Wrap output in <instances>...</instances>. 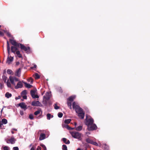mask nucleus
I'll list each match as a JSON object with an SVG mask.
<instances>
[{"mask_svg": "<svg viewBox=\"0 0 150 150\" xmlns=\"http://www.w3.org/2000/svg\"><path fill=\"white\" fill-rule=\"evenodd\" d=\"M73 108L74 109H75L76 112L78 114L81 113L83 111V110L79 106L76 105L75 102L73 103Z\"/></svg>", "mask_w": 150, "mask_h": 150, "instance_id": "f257e3e1", "label": "nucleus"}, {"mask_svg": "<svg viewBox=\"0 0 150 150\" xmlns=\"http://www.w3.org/2000/svg\"><path fill=\"white\" fill-rule=\"evenodd\" d=\"M72 137L74 138L78 139L79 140H81V134L76 132H70Z\"/></svg>", "mask_w": 150, "mask_h": 150, "instance_id": "f03ea898", "label": "nucleus"}, {"mask_svg": "<svg viewBox=\"0 0 150 150\" xmlns=\"http://www.w3.org/2000/svg\"><path fill=\"white\" fill-rule=\"evenodd\" d=\"M19 47H20L21 50H23L24 51H25L27 53H30L31 52V51L30 50V48L29 47H27L23 45L21 43H19Z\"/></svg>", "mask_w": 150, "mask_h": 150, "instance_id": "7ed1b4c3", "label": "nucleus"}, {"mask_svg": "<svg viewBox=\"0 0 150 150\" xmlns=\"http://www.w3.org/2000/svg\"><path fill=\"white\" fill-rule=\"evenodd\" d=\"M94 122L93 119L92 118L87 119V117L86 116V118L85 119V124L87 125V127L89 125L93 124Z\"/></svg>", "mask_w": 150, "mask_h": 150, "instance_id": "20e7f679", "label": "nucleus"}, {"mask_svg": "<svg viewBox=\"0 0 150 150\" xmlns=\"http://www.w3.org/2000/svg\"><path fill=\"white\" fill-rule=\"evenodd\" d=\"M97 127L95 124H93L87 127L88 131H93L96 130L97 129Z\"/></svg>", "mask_w": 150, "mask_h": 150, "instance_id": "39448f33", "label": "nucleus"}, {"mask_svg": "<svg viewBox=\"0 0 150 150\" xmlns=\"http://www.w3.org/2000/svg\"><path fill=\"white\" fill-rule=\"evenodd\" d=\"M16 141V139L13 137H11L10 139L6 140L7 143L8 144L10 143L12 144H14L15 143Z\"/></svg>", "mask_w": 150, "mask_h": 150, "instance_id": "423d86ee", "label": "nucleus"}, {"mask_svg": "<svg viewBox=\"0 0 150 150\" xmlns=\"http://www.w3.org/2000/svg\"><path fill=\"white\" fill-rule=\"evenodd\" d=\"M36 91L35 90H31L30 91L31 95L33 98H39L38 96L37 95H35Z\"/></svg>", "mask_w": 150, "mask_h": 150, "instance_id": "0eeeda50", "label": "nucleus"}, {"mask_svg": "<svg viewBox=\"0 0 150 150\" xmlns=\"http://www.w3.org/2000/svg\"><path fill=\"white\" fill-rule=\"evenodd\" d=\"M9 41L13 45L16 47H19V43H17L15 40L10 39H9Z\"/></svg>", "mask_w": 150, "mask_h": 150, "instance_id": "6e6552de", "label": "nucleus"}, {"mask_svg": "<svg viewBox=\"0 0 150 150\" xmlns=\"http://www.w3.org/2000/svg\"><path fill=\"white\" fill-rule=\"evenodd\" d=\"M31 105L33 106H41L42 105L38 101H33Z\"/></svg>", "mask_w": 150, "mask_h": 150, "instance_id": "1a4fd4ad", "label": "nucleus"}, {"mask_svg": "<svg viewBox=\"0 0 150 150\" xmlns=\"http://www.w3.org/2000/svg\"><path fill=\"white\" fill-rule=\"evenodd\" d=\"M18 105L21 108L24 110H25L27 109V106L26 105L25 103L22 102L18 104Z\"/></svg>", "mask_w": 150, "mask_h": 150, "instance_id": "9d476101", "label": "nucleus"}, {"mask_svg": "<svg viewBox=\"0 0 150 150\" xmlns=\"http://www.w3.org/2000/svg\"><path fill=\"white\" fill-rule=\"evenodd\" d=\"M22 83H23L22 81H19L17 85L15 86V89H18L19 88H22L23 86V84Z\"/></svg>", "mask_w": 150, "mask_h": 150, "instance_id": "9b49d317", "label": "nucleus"}, {"mask_svg": "<svg viewBox=\"0 0 150 150\" xmlns=\"http://www.w3.org/2000/svg\"><path fill=\"white\" fill-rule=\"evenodd\" d=\"M21 68H19L17 70L15 73V75L16 76L19 77L21 76Z\"/></svg>", "mask_w": 150, "mask_h": 150, "instance_id": "f8f14e48", "label": "nucleus"}, {"mask_svg": "<svg viewBox=\"0 0 150 150\" xmlns=\"http://www.w3.org/2000/svg\"><path fill=\"white\" fill-rule=\"evenodd\" d=\"M44 97L46 100H48L50 98V94L49 92H47L46 94L45 97L44 96Z\"/></svg>", "mask_w": 150, "mask_h": 150, "instance_id": "ddd939ff", "label": "nucleus"}, {"mask_svg": "<svg viewBox=\"0 0 150 150\" xmlns=\"http://www.w3.org/2000/svg\"><path fill=\"white\" fill-rule=\"evenodd\" d=\"M84 115L85 112L84 111L78 114V116L81 119H83L84 118Z\"/></svg>", "mask_w": 150, "mask_h": 150, "instance_id": "4468645a", "label": "nucleus"}, {"mask_svg": "<svg viewBox=\"0 0 150 150\" xmlns=\"http://www.w3.org/2000/svg\"><path fill=\"white\" fill-rule=\"evenodd\" d=\"M45 138V134L41 133L40 134L39 138V139L40 140H42L44 139Z\"/></svg>", "mask_w": 150, "mask_h": 150, "instance_id": "2eb2a0df", "label": "nucleus"}, {"mask_svg": "<svg viewBox=\"0 0 150 150\" xmlns=\"http://www.w3.org/2000/svg\"><path fill=\"white\" fill-rule=\"evenodd\" d=\"M13 60V57L10 56V57H8L7 59V62L9 64L11 62H12Z\"/></svg>", "mask_w": 150, "mask_h": 150, "instance_id": "dca6fc26", "label": "nucleus"}, {"mask_svg": "<svg viewBox=\"0 0 150 150\" xmlns=\"http://www.w3.org/2000/svg\"><path fill=\"white\" fill-rule=\"evenodd\" d=\"M16 47L13 46L11 47V50L12 52L15 53V52L17 51L18 49Z\"/></svg>", "mask_w": 150, "mask_h": 150, "instance_id": "f3484780", "label": "nucleus"}, {"mask_svg": "<svg viewBox=\"0 0 150 150\" xmlns=\"http://www.w3.org/2000/svg\"><path fill=\"white\" fill-rule=\"evenodd\" d=\"M22 82L24 84L25 87L27 88H30L32 86V85L30 84H29L27 83L24 81H22Z\"/></svg>", "mask_w": 150, "mask_h": 150, "instance_id": "a211bd4d", "label": "nucleus"}, {"mask_svg": "<svg viewBox=\"0 0 150 150\" xmlns=\"http://www.w3.org/2000/svg\"><path fill=\"white\" fill-rule=\"evenodd\" d=\"M7 48L8 53V55H9L10 54V47L9 42L8 41H7Z\"/></svg>", "mask_w": 150, "mask_h": 150, "instance_id": "6ab92c4d", "label": "nucleus"}, {"mask_svg": "<svg viewBox=\"0 0 150 150\" xmlns=\"http://www.w3.org/2000/svg\"><path fill=\"white\" fill-rule=\"evenodd\" d=\"M62 141L66 144H69L70 143V141L69 140H67V139L65 138H63L62 139Z\"/></svg>", "mask_w": 150, "mask_h": 150, "instance_id": "aec40b11", "label": "nucleus"}, {"mask_svg": "<svg viewBox=\"0 0 150 150\" xmlns=\"http://www.w3.org/2000/svg\"><path fill=\"white\" fill-rule=\"evenodd\" d=\"M9 79L11 83L14 85L15 86L16 84L14 82V81L12 79V76H10L9 77Z\"/></svg>", "mask_w": 150, "mask_h": 150, "instance_id": "412c9836", "label": "nucleus"}, {"mask_svg": "<svg viewBox=\"0 0 150 150\" xmlns=\"http://www.w3.org/2000/svg\"><path fill=\"white\" fill-rule=\"evenodd\" d=\"M5 96L7 98H9L12 96V94L9 92H7L5 94Z\"/></svg>", "mask_w": 150, "mask_h": 150, "instance_id": "4be33fe9", "label": "nucleus"}, {"mask_svg": "<svg viewBox=\"0 0 150 150\" xmlns=\"http://www.w3.org/2000/svg\"><path fill=\"white\" fill-rule=\"evenodd\" d=\"M16 54L17 55L18 57L19 58H22V55L20 54V52L18 51L16 52Z\"/></svg>", "mask_w": 150, "mask_h": 150, "instance_id": "5701e85b", "label": "nucleus"}, {"mask_svg": "<svg viewBox=\"0 0 150 150\" xmlns=\"http://www.w3.org/2000/svg\"><path fill=\"white\" fill-rule=\"evenodd\" d=\"M7 72L9 74L13 75V72L10 69H8L7 70Z\"/></svg>", "mask_w": 150, "mask_h": 150, "instance_id": "b1692460", "label": "nucleus"}, {"mask_svg": "<svg viewBox=\"0 0 150 150\" xmlns=\"http://www.w3.org/2000/svg\"><path fill=\"white\" fill-rule=\"evenodd\" d=\"M86 142L88 143H90L91 144H92V143L93 141L91 139L89 138H87L86 139Z\"/></svg>", "mask_w": 150, "mask_h": 150, "instance_id": "393cba45", "label": "nucleus"}, {"mask_svg": "<svg viewBox=\"0 0 150 150\" xmlns=\"http://www.w3.org/2000/svg\"><path fill=\"white\" fill-rule=\"evenodd\" d=\"M47 118L48 120H50V119L51 117H53V115H51V114L50 113H48L47 115Z\"/></svg>", "mask_w": 150, "mask_h": 150, "instance_id": "a878e982", "label": "nucleus"}, {"mask_svg": "<svg viewBox=\"0 0 150 150\" xmlns=\"http://www.w3.org/2000/svg\"><path fill=\"white\" fill-rule=\"evenodd\" d=\"M82 126H79L76 128V130L77 131H80L82 130Z\"/></svg>", "mask_w": 150, "mask_h": 150, "instance_id": "bb28decb", "label": "nucleus"}, {"mask_svg": "<svg viewBox=\"0 0 150 150\" xmlns=\"http://www.w3.org/2000/svg\"><path fill=\"white\" fill-rule=\"evenodd\" d=\"M1 122L2 124H6L7 123V120L5 119H3L2 120Z\"/></svg>", "mask_w": 150, "mask_h": 150, "instance_id": "cd10ccee", "label": "nucleus"}, {"mask_svg": "<svg viewBox=\"0 0 150 150\" xmlns=\"http://www.w3.org/2000/svg\"><path fill=\"white\" fill-rule=\"evenodd\" d=\"M74 99V98L72 96H70L69 97L68 99V101L72 102L73 101Z\"/></svg>", "mask_w": 150, "mask_h": 150, "instance_id": "c85d7f7f", "label": "nucleus"}, {"mask_svg": "<svg viewBox=\"0 0 150 150\" xmlns=\"http://www.w3.org/2000/svg\"><path fill=\"white\" fill-rule=\"evenodd\" d=\"M27 94V91L26 90L23 91L21 93V95L22 96L26 95Z\"/></svg>", "mask_w": 150, "mask_h": 150, "instance_id": "c756f323", "label": "nucleus"}, {"mask_svg": "<svg viewBox=\"0 0 150 150\" xmlns=\"http://www.w3.org/2000/svg\"><path fill=\"white\" fill-rule=\"evenodd\" d=\"M71 102L68 101L67 103L68 106L70 109H72Z\"/></svg>", "mask_w": 150, "mask_h": 150, "instance_id": "7c9ffc66", "label": "nucleus"}, {"mask_svg": "<svg viewBox=\"0 0 150 150\" xmlns=\"http://www.w3.org/2000/svg\"><path fill=\"white\" fill-rule=\"evenodd\" d=\"M65 127L67 129H68L69 130H73L74 129V128H71V127H69V125H65Z\"/></svg>", "mask_w": 150, "mask_h": 150, "instance_id": "2f4dec72", "label": "nucleus"}, {"mask_svg": "<svg viewBox=\"0 0 150 150\" xmlns=\"http://www.w3.org/2000/svg\"><path fill=\"white\" fill-rule=\"evenodd\" d=\"M40 78V76L38 73H35V78L36 79H39Z\"/></svg>", "mask_w": 150, "mask_h": 150, "instance_id": "473e14b6", "label": "nucleus"}, {"mask_svg": "<svg viewBox=\"0 0 150 150\" xmlns=\"http://www.w3.org/2000/svg\"><path fill=\"white\" fill-rule=\"evenodd\" d=\"M71 121V120L70 119H68L64 121V122L66 124H68L70 123Z\"/></svg>", "mask_w": 150, "mask_h": 150, "instance_id": "72a5a7b5", "label": "nucleus"}, {"mask_svg": "<svg viewBox=\"0 0 150 150\" xmlns=\"http://www.w3.org/2000/svg\"><path fill=\"white\" fill-rule=\"evenodd\" d=\"M7 77L5 75H3L2 76V79L5 83L6 82Z\"/></svg>", "mask_w": 150, "mask_h": 150, "instance_id": "f704fd0d", "label": "nucleus"}, {"mask_svg": "<svg viewBox=\"0 0 150 150\" xmlns=\"http://www.w3.org/2000/svg\"><path fill=\"white\" fill-rule=\"evenodd\" d=\"M6 84L7 86L8 87L11 88V83L9 82L8 80L6 82Z\"/></svg>", "mask_w": 150, "mask_h": 150, "instance_id": "c9c22d12", "label": "nucleus"}, {"mask_svg": "<svg viewBox=\"0 0 150 150\" xmlns=\"http://www.w3.org/2000/svg\"><path fill=\"white\" fill-rule=\"evenodd\" d=\"M62 150H67V147L66 145H62Z\"/></svg>", "mask_w": 150, "mask_h": 150, "instance_id": "e433bc0d", "label": "nucleus"}, {"mask_svg": "<svg viewBox=\"0 0 150 150\" xmlns=\"http://www.w3.org/2000/svg\"><path fill=\"white\" fill-rule=\"evenodd\" d=\"M63 115V114L62 112H59L58 114V116L59 117L61 118L62 117Z\"/></svg>", "mask_w": 150, "mask_h": 150, "instance_id": "4c0bfd02", "label": "nucleus"}, {"mask_svg": "<svg viewBox=\"0 0 150 150\" xmlns=\"http://www.w3.org/2000/svg\"><path fill=\"white\" fill-rule=\"evenodd\" d=\"M40 110H38L34 112V114L35 115H38L40 113Z\"/></svg>", "mask_w": 150, "mask_h": 150, "instance_id": "58836bf2", "label": "nucleus"}, {"mask_svg": "<svg viewBox=\"0 0 150 150\" xmlns=\"http://www.w3.org/2000/svg\"><path fill=\"white\" fill-rule=\"evenodd\" d=\"M54 108L55 109L57 110L59 108V107L57 106L56 104H55L54 105Z\"/></svg>", "mask_w": 150, "mask_h": 150, "instance_id": "ea45409f", "label": "nucleus"}, {"mask_svg": "<svg viewBox=\"0 0 150 150\" xmlns=\"http://www.w3.org/2000/svg\"><path fill=\"white\" fill-rule=\"evenodd\" d=\"M12 79H13V80L16 81H19L18 79L15 77H12Z\"/></svg>", "mask_w": 150, "mask_h": 150, "instance_id": "a19ab883", "label": "nucleus"}, {"mask_svg": "<svg viewBox=\"0 0 150 150\" xmlns=\"http://www.w3.org/2000/svg\"><path fill=\"white\" fill-rule=\"evenodd\" d=\"M41 146H42V148H43V150H47L46 148L44 145L42 144L41 145Z\"/></svg>", "mask_w": 150, "mask_h": 150, "instance_id": "79ce46f5", "label": "nucleus"}, {"mask_svg": "<svg viewBox=\"0 0 150 150\" xmlns=\"http://www.w3.org/2000/svg\"><path fill=\"white\" fill-rule=\"evenodd\" d=\"M29 118L31 120H33V116L32 114H30L29 116Z\"/></svg>", "mask_w": 150, "mask_h": 150, "instance_id": "37998d69", "label": "nucleus"}, {"mask_svg": "<svg viewBox=\"0 0 150 150\" xmlns=\"http://www.w3.org/2000/svg\"><path fill=\"white\" fill-rule=\"evenodd\" d=\"M93 145L97 146L98 145V144L96 142H94L93 141L92 144Z\"/></svg>", "mask_w": 150, "mask_h": 150, "instance_id": "c03bdc74", "label": "nucleus"}, {"mask_svg": "<svg viewBox=\"0 0 150 150\" xmlns=\"http://www.w3.org/2000/svg\"><path fill=\"white\" fill-rule=\"evenodd\" d=\"M7 35L9 37H12L11 34L9 32L7 33Z\"/></svg>", "mask_w": 150, "mask_h": 150, "instance_id": "a18cd8bd", "label": "nucleus"}, {"mask_svg": "<svg viewBox=\"0 0 150 150\" xmlns=\"http://www.w3.org/2000/svg\"><path fill=\"white\" fill-rule=\"evenodd\" d=\"M13 150H18L19 149L18 147H14L13 148Z\"/></svg>", "mask_w": 150, "mask_h": 150, "instance_id": "49530a36", "label": "nucleus"}, {"mask_svg": "<svg viewBox=\"0 0 150 150\" xmlns=\"http://www.w3.org/2000/svg\"><path fill=\"white\" fill-rule=\"evenodd\" d=\"M4 150H8V147L7 146H5L4 147Z\"/></svg>", "mask_w": 150, "mask_h": 150, "instance_id": "de8ad7c7", "label": "nucleus"}, {"mask_svg": "<svg viewBox=\"0 0 150 150\" xmlns=\"http://www.w3.org/2000/svg\"><path fill=\"white\" fill-rule=\"evenodd\" d=\"M23 98L24 99H27V97L26 95L22 96Z\"/></svg>", "mask_w": 150, "mask_h": 150, "instance_id": "09e8293b", "label": "nucleus"}, {"mask_svg": "<svg viewBox=\"0 0 150 150\" xmlns=\"http://www.w3.org/2000/svg\"><path fill=\"white\" fill-rule=\"evenodd\" d=\"M20 115H23L24 114L22 110L20 111Z\"/></svg>", "mask_w": 150, "mask_h": 150, "instance_id": "8fccbe9b", "label": "nucleus"}, {"mask_svg": "<svg viewBox=\"0 0 150 150\" xmlns=\"http://www.w3.org/2000/svg\"><path fill=\"white\" fill-rule=\"evenodd\" d=\"M41 147L40 146H38L37 149V150H41Z\"/></svg>", "mask_w": 150, "mask_h": 150, "instance_id": "3c124183", "label": "nucleus"}, {"mask_svg": "<svg viewBox=\"0 0 150 150\" xmlns=\"http://www.w3.org/2000/svg\"><path fill=\"white\" fill-rule=\"evenodd\" d=\"M4 35V33L2 32H1L0 31V36H3Z\"/></svg>", "mask_w": 150, "mask_h": 150, "instance_id": "603ef678", "label": "nucleus"}, {"mask_svg": "<svg viewBox=\"0 0 150 150\" xmlns=\"http://www.w3.org/2000/svg\"><path fill=\"white\" fill-rule=\"evenodd\" d=\"M2 125H3V124L0 121V129L2 128L1 127H2Z\"/></svg>", "mask_w": 150, "mask_h": 150, "instance_id": "864d4df0", "label": "nucleus"}, {"mask_svg": "<svg viewBox=\"0 0 150 150\" xmlns=\"http://www.w3.org/2000/svg\"><path fill=\"white\" fill-rule=\"evenodd\" d=\"M20 64V63L18 62H16V66H18Z\"/></svg>", "mask_w": 150, "mask_h": 150, "instance_id": "5fc2aeb1", "label": "nucleus"}, {"mask_svg": "<svg viewBox=\"0 0 150 150\" xmlns=\"http://www.w3.org/2000/svg\"><path fill=\"white\" fill-rule=\"evenodd\" d=\"M36 66H36V65H35L33 67H31V68L32 69H34V68H36Z\"/></svg>", "mask_w": 150, "mask_h": 150, "instance_id": "6e6d98bb", "label": "nucleus"}, {"mask_svg": "<svg viewBox=\"0 0 150 150\" xmlns=\"http://www.w3.org/2000/svg\"><path fill=\"white\" fill-rule=\"evenodd\" d=\"M30 80L31 81H30V83H32L33 81V79H32V78H30Z\"/></svg>", "mask_w": 150, "mask_h": 150, "instance_id": "4d7b16f0", "label": "nucleus"}, {"mask_svg": "<svg viewBox=\"0 0 150 150\" xmlns=\"http://www.w3.org/2000/svg\"><path fill=\"white\" fill-rule=\"evenodd\" d=\"M30 150H35V148H34V147L33 146L32 147Z\"/></svg>", "mask_w": 150, "mask_h": 150, "instance_id": "13d9d810", "label": "nucleus"}, {"mask_svg": "<svg viewBox=\"0 0 150 150\" xmlns=\"http://www.w3.org/2000/svg\"><path fill=\"white\" fill-rule=\"evenodd\" d=\"M90 134V132H86V134Z\"/></svg>", "mask_w": 150, "mask_h": 150, "instance_id": "bf43d9fd", "label": "nucleus"}, {"mask_svg": "<svg viewBox=\"0 0 150 150\" xmlns=\"http://www.w3.org/2000/svg\"><path fill=\"white\" fill-rule=\"evenodd\" d=\"M13 129L15 131H17V129H15V128H14V129Z\"/></svg>", "mask_w": 150, "mask_h": 150, "instance_id": "052dcab7", "label": "nucleus"}, {"mask_svg": "<svg viewBox=\"0 0 150 150\" xmlns=\"http://www.w3.org/2000/svg\"><path fill=\"white\" fill-rule=\"evenodd\" d=\"M11 133L12 134H13L14 133V132L13 131H11Z\"/></svg>", "mask_w": 150, "mask_h": 150, "instance_id": "680f3d73", "label": "nucleus"}, {"mask_svg": "<svg viewBox=\"0 0 150 150\" xmlns=\"http://www.w3.org/2000/svg\"><path fill=\"white\" fill-rule=\"evenodd\" d=\"M74 125H75V126H76V125H77V123H76V122H75V123H74Z\"/></svg>", "mask_w": 150, "mask_h": 150, "instance_id": "e2e57ef3", "label": "nucleus"}, {"mask_svg": "<svg viewBox=\"0 0 150 150\" xmlns=\"http://www.w3.org/2000/svg\"><path fill=\"white\" fill-rule=\"evenodd\" d=\"M76 150H81V149L80 148H79L77 149Z\"/></svg>", "mask_w": 150, "mask_h": 150, "instance_id": "0e129e2a", "label": "nucleus"}, {"mask_svg": "<svg viewBox=\"0 0 150 150\" xmlns=\"http://www.w3.org/2000/svg\"><path fill=\"white\" fill-rule=\"evenodd\" d=\"M16 99H18V98H17V97L16 98Z\"/></svg>", "mask_w": 150, "mask_h": 150, "instance_id": "69168bd1", "label": "nucleus"}, {"mask_svg": "<svg viewBox=\"0 0 150 150\" xmlns=\"http://www.w3.org/2000/svg\"><path fill=\"white\" fill-rule=\"evenodd\" d=\"M3 110V108H2V110L1 111V113L2 112V110Z\"/></svg>", "mask_w": 150, "mask_h": 150, "instance_id": "338daca9", "label": "nucleus"}, {"mask_svg": "<svg viewBox=\"0 0 150 150\" xmlns=\"http://www.w3.org/2000/svg\"><path fill=\"white\" fill-rule=\"evenodd\" d=\"M85 150H87V149H85Z\"/></svg>", "mask_w": 150, "mask_h": 150, "instance_id": "774afa93", "label": "nucleus"}]
</instances>
